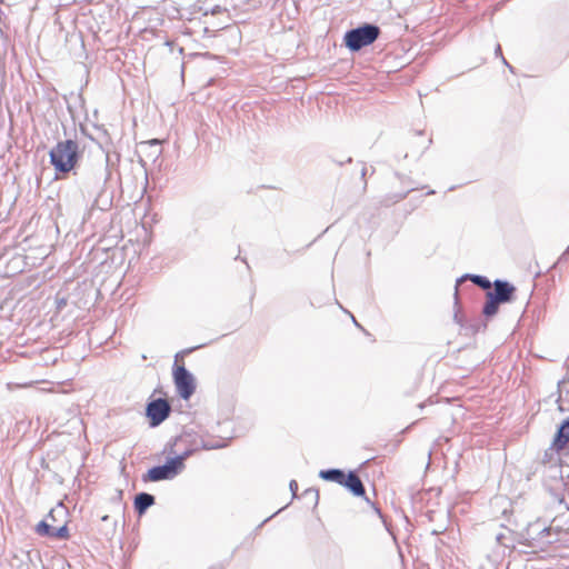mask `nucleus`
Here are the masks:
<instances>
[{
  "label": "nucleus",
  "instance_id": "f257e3e1",
  "mask_svg": "<svg viewBox=\"0 0 569 569\" xmlns=\"http://www.w3.org/2000/svg\"><path fill=\"white\" fill-rule=\"evenodd\" d=\"M467 279L486 290V300L482 307V313L486 317L497 316L506 308L507 305L512 303L517 298V288L508 281L496 280L491 283L486 277L467 274L457 281V286Z\"/></svg>",
  "mask_w": 569,
  "mask_h": 569
},
{
  "label": "nucleus",
  "instance_id": "f03ea898",
  "mask_svg": "<svg viewBox=\"0 0 569 569\" xmlns=\"http://www.w3.org/2000/svg\"><path fill=\"white\" fill-rule=\"evenodd\" d=\"M80 157L79 144L71 139L59 141L50 151V162L57 174H67L72 171Z\"/></svg>",
  "mask_w": 569,
  "mask_h": 569
},
{
  "label": "nucleus",
  "instance_id": "7ed1b4c3",
  "mask_svg": "<svg viewBox=\"0 0 569 569\" xmlns=\"http://www.w3.org/2000/svg\"><path fill=\"white\" fill-rule=\"evenodd\" d=\"M380 34L379 27L375 24H363L362 27L346 32L343 37L345 44L351 51H358L363 47L373 43Z\"/></svg>",
  "mask_w": 569,
  "mask_h": 569
},
{
  "label": "nucleus",
  "instance_id": "20e7f679",
  "mask_svg": "<svg viewBox=\"0 0 569 569\" xmlns=\"http://www.w3.org/2000/svg\"><path fill=\"white\" fill-rule=\"evenodd\" d=\"M189 438L190 436L187 435L177 437L169 451L170 453H173L174 457H181V463H184V460L199 449L211 450L222 447L220 443L208 445L203 440L198 441L197 439H193L192 441H189Z\"/></svg>",
  "mask_w": 569,
  "mask_h": 569
},
{
  "label": "nucleus",
  "instance_id": "39448f33",
  "mask_svg": "<svg viewBox=\"0 0 569 569\" xmlns=\"http://www.w3.org/2000/svg\"><path fill=\"white\" fill-rule=\"evenodd\" d=\"M184 467V463H181V457H173L164 465L150 468L147 475L143 476V481L171 480L180 475Z\"/></svg>",
  "mask_w": 569,
  "mask_h": 569
},
{
  "label": "nucleus",
  "instance_id": "423d86ee",
  "mask_svg": "<svg viewBox=\"0 0 569 569\" xmlns=\"http://www.w3.org/2000/svg\"><path fill=\"white\" fill-rule=\"evenodd\" d=\"M172 376L178 395L183 400L190 399L196 390V381L192 373L184 366L174 365Z\"/></svg>",
  "mask_w": 569,
  "mask_h": 569
},
{
  "label": "nucleus",
  "instance_id": "0eeeda50",
  "mask_svg": "<svg viewBox=\"0 0 569 569\" xmlns=\"http://www.w3.org/2000/svg\"><path fill=\"white\" fill-rule=\"evenodd\" d=\"M170 413L171 406L167 399L158 398L147 403L146 416L149 419V426L152 428L160 426Z\"/></svg>",
  "mask_w": 569,
  "mask_h": 569
},
{
  "label": "nucleus",
  "instance_id": "6e6552de",
  "mask_svg": "<svg viewBox=\"0 0 569 569\" xmlns=\"http://www.w3.org/2000/svg\"><path fill=\"white\" fill-rule=\"evenodd\" d=\"M342 486H345L356 497H362L366 493L365 486L355 471H349V473L346 475Z\"/></svg>",
  "mask_w": 569,
  "mask_h": 569
},
{
  "label": "nucleus",
  "instance_id": "1a4fd4ad",
  "mask_svg": "<svg viewBox=\"0 0 569 569\" xmlns=\"http://www.w3.org/2000/svg\"><path fill=\"white\" fill-rule=\"evenodd\" d=\"M569 442V417L562 421L555 436L551 449L560 451Z\"/></svg>",
  "mask_w": 569,
  "mask_h": 569
},
{
  "label": "nucleus",
  "instance_id": "9d476101",
  "mask_svg": "<svg viewBox=\"0 0 569 569\" xmlns=\"http://www.w3.org/2000/svg\"><path fill=\"white\" fill-rule=\"evenodd\" d=\"M154 505V497L148 492L136 495L133 506L138 515H143L148 508Z\"/></svg>",
  "mask_w": 569,
  "mask_h": 569
},
{
  "label": "nucleus",
  "instance_id": "9b49d317",
  "mask_svg": "<svg viewBox=\"0 0 569 569\" xmlns=\"http://www.w3.org/2000/svg\"><path fill=\"white\" fill-rule=\"evenodd\" d=\"M210 323H211V326L206 329L207 331L210 332V335L207 337L208 342H213V341L218 340L219 338L224 337L234 330L231 328H227L226 326H223L222 322H210Z\"/></svg>",
  "mask_w": 569,
  "mask_h": 569
},
{
  "label": "nucleus",
  "instance_id": "f8f14e48",
  "mask_svg": "<svg viewBox=\"0 0 569 569\" xmlns=\"http://www.w3.org/2000/svg\"><path fill=\"white\" fill-rule=\"evenodd\" d=\"M319 477L326 481H332L342 486L346 473L341 469H326L319 472Z\"/></svg>",
  "mask_w": 569,
  "mask_h": 569
},
{
  "label": "nucleus",
  "instance_id": "ddd939ff",
  "mask_svg": "<svg viewBox=\"0 0 569 569\" xmlns=\"http://www.w3.org/2000/svg\"><path fill=\"white\" fill-rule=\"evenodd\" d=\"M53 531V527L50 526L47 521H40L36 527V532L40 536L51 537Z\"/></svg>",
  "mask_w": 569,
  "mask_h": 569
},
{
  "label": "nucleus",
  "instance_id": "4468645a",
  "mask_svg": "<svg viewBox=\"0 0 569 569\" xmlns=\"http://www.w3.org/2000/svg\"><path fill=\"white\" fill-rule=\"evenodd\" d=\"M51 538L68 539L69 538V529H68L67 525H63L59 528L53 527Z\"/></svg>",
  "mask_w": 569,
  "mask_h": 569
},
{
  "label": "nucleus",
  "instance_id": "2eb2a0df",
  "mask_svg": "<svg viewBox=\"0 0 569 569\" xmlns=\"http://www.w3.org/2000/svg\"><path fill=\"white\" fill-rule=\"evenodd\" d=\"M68 305L67 292L59 291L56 296V308L58 311L62 310Z\"/></svg>",
  "mask_w": 569,
  "mask_h": 569
},
{
  "label": "nucleus",
  "instance_id": "dca6fc26",
  "mask_svg": "<svg viewBox=\"0 0 569 569\" xmlns=\"http://www.w3.org/2000/svg\"><path fill=\"white\" fill-rule=\"evenodd\" d=\"M289 488L295 497L297 495V490H298V482L296 480H291L289 483Z\"/></svg>",
  "mask_w": 569,
  "mask_h": 569
},
{
  "label": "nucleus",
  "instance_id": "f3484780",
  "mask_svg": "<svg viewBox=\"0 0 569 569\" xmlns=\"http://www.w3.org/2000/svg\"><path fill=\"white\" fill-rule=\"evenodd\" d=\"M305 495H306V496H307V495H311V496H313V498H315L316 502L318 501L319 493H318V491H317V490H315V489H307V490L305 491Z\"/></svg>",
  "mask_w": 569,
  "mask_h": 569
},
{
  "label": "nucleus",
  "instance_id": "a211bd4d",
  "mask_svg": "<svg viewBox=\"0 0 569 569\" xmlns=\"http://www.w3.org/2000/svg\"><path fill=\"white\" fill-rule=\"evenodd\" d=\"M353 326H355L356 329H358V330L362 331L365 335L369 336V333L362 328L360 322L355 321Z\"/></svg>",
  "mask_w": 569,
  "mask_h": 569
},
{
  "label": "nucleus",
  "instance_id": "6ab92c4d",
  "mask_svg": "<svg viewBox=\"0 0 569 569\" xmlns=\"http://www.w3.org/2000/svg\"><path fill=\"white\" fill-rule=\"evenodd\" d=\"M502 538H503V536L501 533L496 536V540L498 542H501Z\"/></svg>",
  "mask_w": 569,
  "mask_h": 569
},
{
  "label": "nucleus",
  "instance_id": "aec40b11",
  "mask_svg": "<svg viewBox=\"0 0 569 569\" xmlns=\"http://www.w3.org/2000/svg\"><path fill=\"white\" fill-rule=\"evenodd\" d=\"M101 520H102V521H108V520H109V516H108V515H106V516L101 517Z\"/></svg>",
  "mask_w": 569,
  "mask_h": 569
},
{
  "label": "nucleus",
  "instance_id": "412c9836",
  "mask_svg": "<svg viewBox=\"0 0 569 569\" xmlns=\"http://www.w3.org/2000/svg\"><path fill=\"white\" fill-rule=\"evenodd\" d=\"M208 343H209V342H208V340H207L206 342L201 343L200 346H197V349H200V347L206 346V345H208Z\"/></svg>",
  "mask_w": 569,
  "mask_h": 569
},
{
  "label": "nucleus",
  "instance_id": "4be33fe9",
  "mask_svg": "<svg viewBox=\"0 0 569 569\" xmlns=\"http://www.w3.org/2000/svg\"><path fill=\"white\" fill-rule=\"evenodd\" d=\"M53 512H54V510H51L49 513V517H53Z\"/></svg>",
  "mask_w": 569,
  "mask_h": 569
}]
</instances>
